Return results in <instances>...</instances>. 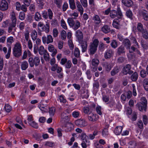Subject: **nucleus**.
I'll return each mask as SVG.
<instances>
[{
    "label": "nucleus",
    "mask_w": 148,
    "mask_h": 148,
    "mask_svg": "<svg viewBox=\"0 0 148 148\" xmlns=\"http://www.w3.org/2000/svg\"><path fill=\"white\" fill-rule=\"evenodd\" d=\"M75 18H69L67 19L68 23L70 26L74 30H76L78 29L80 26V23L78 20L74 21L73 19H75Z\"/></svg>",
    "instance_id": "obj_1"
},
{
    "label": "nucleus",
    "mask_w": 148,
    "mask_h": 148,
    "mask_svg": "<svg viewBox=\"0 0 148 148\" xmlns=\"http://www.w3.org/2000/svg\"><path fill=\"white\" fill-rule=\"evenodd\" d=\"M99 43V41L97 39H95L92 42L90 43L89 51L90 55H93L96 52Z\"/></svg>",
    "instance_id": "obj_2"
},
{
    "label": "nucleus",
    "mask_w": 148,
    "mask_h": 148,
    "mask_svg": "<svg viewBox=\"0 0 148 148\" xmlns=\"http://www.w3.org/2000/svg\"><path fill=\"white\" fill-rule=\"evenodd\" d=\"M13 51L14 56L18 58L21 55V46L19 42H16L14 45Z\"/></svg>",
    "instance_id": "obj_3"
},
{
    "label": "nucleus",
    "mask_w": 148,
    "mask_h": 148,
    "mask_svg": "<svg viewBox=\"0 0 148 148\" xmlns=\"http://www.w3.org/2000/svg\"><path fill=\"white\" fill-rule=\"evenodd\" d=\"M28 62L31 67H34V65L36 66H37L39 64L40 59L38 57H35L34 58L30 57L29 58Z\"/></svg>",
    "instance_id": "obj_4"
},
{
    "label": "nucleus",
    "mask_w": 148,
    "mask_h": 148,
    "mask_svg": "<svg viewBox=\"0 0 148 148\" xmlns=\"http://www.w3.org/2000/svg\"><path fill=\"white\" fill-rule=\"evenodd\" d=\"M110 14L112 18H114L117 16L119 18H121L123 16L119 8H117L116 11L114 10H112Z\"/></svg>",
    "instance_id": "obj_5"
},
{
    "label": "nucleus",
    "mask_w": 148,
    "mask_h": 148,
    "mask_svg": "<svg viewBox=\"0 0 148 148\" xmlns=\"http://www.w3.org/2000/svg\"><path fill=\"white\" fill-rule=\"evenodd\" d=\"M41 27V32H45L46 33H48L49 31L50 26L48 23H47L45 25L43 24V23L40 22L38 25V27Z\"/></svg>",
    "instance_id": "obj_6"
},
{
    "label": "nucleus",
    "mask_w": 148,
    "mask_h": 148,
    "mask_svg": "<svg viewBox=\"0 0 148 148\" xmlns=\"http://www.w3.org/2000/svg\"><path fill=\"white\" fill-rule=\"evenodd\" d=\"M95 105L94 104L88 106L84 107L83 109V112L88 115L89 114L92 112L93 109L95 108Z\"/></svg>",
    "instance_id": "obj_7"
},
{
    "label": "nucleus",
    "mask_w": 148,
    "mask_h": 148,
    "mask_svg": "<svg viewBox=\"0 0 148 148\" xmlns=\"http://www.w3.org/2000/svg\"><path fill=\"white\" fill-rule=\"evenodd\" d=\"M131 66L130 64H127L123 69L122 72L124 74L126 75L127 74L131 75L133 73V71L131 70Z\"/></svg>",
    "instance_id": "obj_8"
},
{
    "label": "nucleus",
    "mask_w": 148,
    "mask_h": 148,
    "mask_svg": "<svg viewBox=\"0 0 148 148\" xmlns=\"http://www.w3.org/2000/svg\"><path fill=\"white\" fill-rule=\"evenodd\" d=\"M8 5L6 0H1L0 2V10L3 11L7 10Z\"/></svg>",
    "instance_id": "obj_9"
},
{
    "label": "nucleus",
    "mask_w": 148,
    "mask_h": 148,
    "mask_svg": "<svg viewBox=\"0 0 148 148\" xmlns=\"http://www.w3.org/2000/svg\"><path fill=\"white\" fill-rule=\"evenodd\" d=\"M75 123L76 125L80 127H84L87 125L86 121L83 119H77L75 121Z\"/></svg>",
    "instance_id": "obj_10"
},
{
    "label": "nucleus",
    "mask_w": 148,
    "mask_h": 148,
    "mask_svg": "<svg viewBox=\"0 0 148 148\" xmlns=\"http://www.w3.org/2000/svg\"><path fill=\"white\" fill-rule=\"evenodd\" d=\"M42 40L43 43L44 44L47 43V44H48L52 42L53 41L52 37L51 35H48L47 37L45 36L43 37Z\"/></svg>",
    "instance_id": "obj_11"
},
{
    "label": "nucleus",
    "mask_w": 148,
    "mask_h": 148,
    "mask_svg": "<svg viewBox=\"0 0 148 148\" xmlns=\"http://www.w3.org/2000/svg\"><path fill=\"white\" fill-rule=\"evenodd\" d=\"M75 36L79 42H80L83 39V33L80 30H78L76 32Z\"/></svg>",
    "instance_id": "obj_12"
},
{
    "label": "nucleus",
    "mask_w": 148,
    "mask_h": 148,
    "mask_svg": "<svg viewBox=\"0 0 148 148\" xmlns=\"http://www.w3.org/2000/svg\"><path fill=\"white\" fill-rule=\"evenodd\" d=\"M123 44L124 47H125L127 49H130L131 45V43L130 40L127 38L124 39L122 42Z\"/></svg>",
    "instance_id": "obj_13"
},
{
    "label": "nucleus",
    "mask_w": 148,
    "mask_h": 148,
    "mask_svg": "<svg viewBox=\"0 0 148 148\" xmlns=\"http://www.w3.org/2000/svg\"><path fill=\"white\" fill-rule=\"evenodd\" d=\"M125 52V47L123 45H121L117 49V53L119 56L122 55L123 54H124Z\"/></svg>",
    "instance_id": "obj_14"
},
{
    "label": "nucleus",
    "mask_w": 148,
    "mask_h": 148,
    "mask_svg": "<svg viewBox=\"0 0 148 148\" xmlns=\"http://www.w3.org/2000/svg\"><path fill=\"white\" fill-rule=\"evenodd\" d=\"M49 51L51 52H52L51 56L53 57L57 53V51L56 49H55L54 47L52 45H49L48 47Z\"/></svg>",
    "instance_id": "obj_15"
},
{
    "label": "nucleus",
    "mask_w": 148,
    "mask_h": 148,
    "mask_svg": "<svg viewBox=\"0 0 148 148\" xmlns=\"http://www.w3.org/2000/svg\"><path fill=\"white\" fill-rule=\"evenodd\" d=\"M140 13L145 20L148 21V12L147 11L143 10L140 12Z\"/></svg>",
    "instance_id": "obj_16"
},
{
    "label": "nucleus",
    "mask_w": 148,
    "mask_h": 148,
    "mask_svg": "<svg viewBox=\"0 0 148 148\" xmlns=\"http://www.w3.org/2000/svg\"><path fill=\"white\" fill-rule=\"evenodd\" d=\"M80 137L83 142H86L87 143H89L90 141L88 136L84 133H82L80 136Z\"/></svg>",
    "instance_id": "obj_17"
},
{
    "label": "nucleus",
    "mask_w": 148,
    "mask_h": 148,
    "mask_svg": "<svg viewBox=\"0 0 148 148\" xmlns=\"http://www.w3.org/2000/svg\"><path fill=\"white\" fill-rule=\"evenodd\" d=\"M81 44V46L82 48V51L84 52L86 50L87 47V42L86 41H82L79 42Z\"/></svg>",
    "instance_id": "obj_18"
},
{
    "label": "nucleus",
    "mask_w": 148,
    "mask_h": 148,
    "mask_svg": "<svg viewBox=\"0 0 148 148\" xmlns=\"http://www.w3.org/2000/svg\"><path fill=\"white\" fill-rule=\"evenodd\" d=\"M122 3L125 6L130 7L133 5V2L131 0H122Z\"/></svg>",
    "instance_id": "obj_19"
},
{
    "label": "nucleus",
    "mask_w": 148,
    "mask_h": 148,
    "mask_svg": "<svg viewBox=\"0 0 148 148\" xmlns=\"http://www.w3.org/2000/svg\"><path fill=\"white\" fill-rule=\"evenodd\" d=\"M114 51L111 49L107 50L105 54V57L106 59L109 58L112 56Z\"/></svg>",
    "instance_id": "obj_20"
},
{
    "label": "nucleus",
    "mask_w": 148,
    "mask_h": 148,
    "mask_svg": "<svg viewBox=\"0 0 148 148\" xmlns=\"http://www.w3.org/2000/svg\"><path fill=\"white\" fill-rule=\"evenodd\" d=\"M136 106L138 109L140 111H143V110L146 111L147 109V106H145L142 103H139L136 105Z\"/></svg>",
    "instance_id": "obj_21"
},
{
    "label": "nucleus",
    "mask_w": 148,
    "mask_h": 148,
    "mask_svg": "<svg viewBox=\"0 0 148 148\" xmlns=\"http://www.w3.org/2000/svg\"><path fill=\"white\" fill-rule=\"evenodd\" d=\"M88 115V119L90 121L94 122L96 121L95 119V114H94L92 112L89 114Z\"/></svg>",
    "instance_id": "obj_22"
},
{
    "label": "nucleus",
    "mask_w": 148,
    "mask_h": 148,
    "mask_svg": "<svg viewBox=\"0 0 148 148\" xmlns=\"http://www.w3.org/2000/svg\"><path fill=\"white\" fill-rule=\"evenodd\" d=\"M143 85L145 90L148 91V79L146 78L143 81Z\"/></svg>",
    "instance_id": "obj_23"
},
{
    "label": "nucleus",
    "mask_w": 148,
    "mask_h": 148,
    "mask_svg": "<svg viewBox=\"0 0 148 148\" xmlns=\"http://www.w3.org/2000/svg\"><path fill=\"white\" fill-rule=\"evenodd\" d=\"M123 128L121 126H117L115 129L114 133L116 135H119L121 133Z\"/></svg>",
    "instance_id": "obj_24"
},
{
    "label": "nucleus",
    "mask_w": 148,
    "mask_h": 148,
    "mask_svg": "<svg viewBox=\"0 0 148 148\" xmlns=\"http://www.w3.org/2000/svg\"><path fill=\"white\" fill-rule=\"evenodd\" d=\"M21 66V68L22 70H25L28 67V64L26 61H24L22 62Z\"/></svg>",
    "instance_id": "obj_25"
},
{
    "label": "nucleus",
    "mask_w": 148,
    "mask_h": 148,
    "mask_svg": "<svg viewBox=\"0 0 148 148\" xmlns=\"http://www.w3.org/2000/svg\"><path fill=\"white\" fill-rule=\"evenodd\" d=\"M119 71V67L117 66H115L111 71V75L112 76H114L117 74Z\"/></svg>",
    "instance_id": "obj_26"
},
{
    "label": "nucleus",
    "mask_w": 148,
    "mask_h": 148,
    "mask_svg": "<svg viewBox=\"0 0 148 148\" xmlns=\"http://www.w3.org/2000/svg\"><path fill=\"white\" fill-rule=\"evenodd\" d=\"M11 20L12 21V23L14 24V25L16 24V17L15 15L14 12L13 11L11 14Z\"/></svg>",
    "instance_id": "obj_27"
},
{
    "label": "nucleus",
    "mask_w": 148,
    "mask_h": 148,
    "mask_svg": "<svg viewBox=\"0 0 148 148\" xmlns=\"http://www.w3.org/2000/svg\"><path fill=\"white\" fill-rule=\"evenodd\" d=\"M101 30L104 33L106 34L110 32V28L108 25H105L102 28Z\"/></svg>",
    "instance_id": "obj_28"
},
{
    "label": "nucleus",
    "mask_w": 148,
    "mask_h": 148,
    "mask_svg": "<svg viewBox=\"0 0 148 148\" xmlns=\"http://www.w3.org/2000/svg\"><path fill=\"white\" fill-rule=\"evenodd\" d=\"M138 75L136 72H134L131 76V79L133 81H136L138 78Z\"/></svg>",
    "instance_id": "obj_29"
},
{
    "label": "nucleus",
    "mask_w": 148,
    "mask_h": 148,
    "mask_svg": "<svg viewBox=\"0 0 148 148\" xmlns=\"http://www.w3.org/2000/svg\"><path fill=\"white\" fill-rule=\"evenodd\" d=\"M47 51L46 50H45L43 46H41L38 49L39 54L41 56L43 55Z\"/></svg>",
    "instance_id": "obj_30"
},
{
    "label": "nucleus",
    "mask_w": 148,
    "mask_h": 148,
    "mask_svg": "<svg viewBox=\"0 0 148 148\" xmlns=\"http://www.w3.org/2000/svg\"><path fill=\"white\" fill-rule=\"evenodd\" d=\"M93 19L94 20L95 23L96 24H99L101 22L100 18L97 15H95L93 17Z\"/></svg>",
    "instance_id": "obj_31"
},
{
    "label": "nucleus",
    "mask_w": 148,
    "mask_h": 148,
    "mask_svg": "<svg viewBox=\"0 0 148 148\" xmlns=\"http://www.w3.org/2000/svg\"><path fill=\"white\" fill-rule=\"evenodd\" d=\"M31 36L32 39L34 41L35 40L37 39V33L36 30H34L33 31L31 35Z\"/></svg>",
    "instance_id": "obj_32"
},
{
    "label": "nucleus",
    "mask_w": 148,
    "mask_h": 148,
    "mask_svg": "<svg viewBox=\"0 0 148 148\" xmlns=\"http://www.w3.org/2000/svg\"><path fill=\"white\" fill-rule=\"evenodd\" d=\"M137 29L139 32H141L145 30L144 29L143 25L140 23L138 24Z\"/></svg>",
    "instance_id": "obj_33"
},
{
    "label": "nucleus",
    "mask_w": 148,
    "mask_h": 148,
    "mask_svg": "<svg viewBox=\"0 0 148 148\" xmlns=\"http://www.w3.org/2000/svg\"><path fill=\"white\" fill-rule=\"evenodd\" d=\"M74 55L77 58H79L80 57V51L78 48H75L74 51Z\"/></svg>",
    "instance_id": "obj_34"
},
{
    "label": "nucleus",
    "mask_w": 148,
    "mask_h": 148,
    "mask_svg": "<svg viewBox=\"0 0 148 148\" xmlns=\"http://www.w3.org/2000/svg\"><path fill=\"white\" fill-rule=\"evenodd\" d=\"M110 45L112 48L114 49L116 48L118 46L117 42L115 40H112L111 41Z\"/></svg>",
    "instance_id": "obj_35"
},
{
    "label": "nucleus",
    "mask_w": 148,
    "mask_h": 148,
    "mask_svg": "<svg viewBox=\"0 0 148 148\" xmlns=\"http://www.w3.org/2000/svg\"><path fill=\"white\" fill-rule=\"evenodd\" d=\"M119 21L117 19H115L113 22L112 25L114 27H115L116 29H119Z\"/></svg>",
    "instance_id": "obj_36"
},
{
    "label": "nucleus",
    "mask_w": 148,
    "mask_h": 148,
    "mask_svg": "<svg viewBox=\"0 0 148 148\" xmlns=\"http://www.w3.org/2000/svg\"><path fill=\"white\" fill-rule=\"evenodd\" d=\"M70 6L71 8L74 10L75 8V5L74 0H69Z\"/></svg>",
    "instance_id": "obj_37"
},
{
    "label": "nucleus",
    "mask_w": 148,
    "mask_h": 148,
    "mask_svg": "<svg viewBox=\"0 0 148 148\" xmlns=\"http://www.w3.org/2000/svg\"><path fill=\"white\" fill-rule=\"evenodd\" d=\"M141 32L143 37L145 39H148V32L147 30L145 29Z\"/></svg>",
    "instance_id": "obj_38"
},
{
    "label": "nucleus",
    "mask_w": 148,
    "mask_h": 148,
    "mask_svg": "<svg viewBox=\"0 0 148 148\" xmlns=\"http://www.w3.org/2000/svg\"><path fill=\"white\" fill-rule=\"evenodd\" d=\"M14 41V40L12 36H10L8 37L7 40V45L10 46Z\"/></svg>",
    "instance_id": "obj_39"
},
{
    "label": "nucleus",
    "mask_w": 148,
    "mask_h": 148,
    "mask_svg": "<svg viewBox=\"0 0 148 148\" xmlns=\"http://www.w3.org/2000/svg\"><path fill=\"white\" fill-rule=\"evenodd\" d=\"M69 113H67V112H62L61 114V117L62 119H65L67 120L68 119L69 114Z\"/></svg>",
    "instance_id": "obj_40"
},
{
    "label": "nucleus",
    "mask_w": 148,
    "mask_h": 148,
    "mask_svg": "<svg viewBox=\"0 0 148 148\" xmlns=\"http://www.w3.org/2000/svg\"><path fill=\"white\" fill-rule=\"evenodd\" d=\"M42 19L41 16L39 12H36L35 14V19L36 21H39Z\"/></svg>",
    "instance_id": "obj_41"
},
{
    "label": "nucleus",
    "mask_w": 148,
    "mask_h": 148,
    "mask_svg": "<svg viewBox=\"0 0 148 148\" xmlns=\"http://www.w3.org/2000/svg\"><path fill=\"white\" fill-rule=\"evenodd\" d=\"M99 63V60L97 59H93L92 61V66H97Z\"/></svg>",
    "instance_id": "obj_42"
},
{
    "label": "nucleus",
    "mask_w": 148,
    "mask_h": 148,
    "mask_svg": "<svg viewBox=\"0 0 148 148\" xmlns=\"http://www.w3.org/2000/svg\"><path fill=\"white\" fill-rule=\"evenodd\" d=\"M126 16L128 18L132 19V17L133 16L132 12L130 10H128L126 12Z\"/></svg>",
    "instance_id": "obj_43"
},
{
    "label": "nucleus",
    "mask_w": 148,
    "mask_h": 148,
    "mask_svg": "<svg viewBox=\"0 0 148 148\" xmlns=\"http://www.w3.org/2000/svg\"><path fill=\"white\" fill-rule=\"evenodd\" d=\"M140 76L143 78L145 77L147 75L146 71L144 69L140 71Z\"/></svg>",
    "instance_id": "obj_44"
},
{
    "label": "nucleus",
    "mask_w": 148,
    "mask_h": 148,
    "mask_svg": "<svg viewBox=\"0 0 148 148\" xmlns=\"http://www.w3.org/2000/svg\"><path fill=\"white\" fill-rule=\"evenodd\" d=\"M106 71H109L111 69L112 67L110 64L108 63H106L104 65Z\"/></svg>",
    "instance_id": "obj_45"
},
{
    "label": "nucleus",
    "mask_w": 148,
    "mask_h": 148,
    "mask_svg": "<svg viewBox=\"0 0 148 148\" xmlns=\"http://www.w3.org/2000/svg\"><path fill=\"white\" fill-rule=\"evenodd\" d=\"M43 57L45 60L46 61H49L50 60V56L49 53L47 51L43 55Z\"/></svg>",
    "instance_id": "obj_46"
},
{
    "label": "nucleus",
    "mask_w": 148,
    "mask_h": 148,
    "mask_svg": "<svg viewBox=\"0 0 148 148\" xmlns=\"http://www.w3.org/2000/svg\"><path fill=\"white\" fill-rule=\"evenodd\" d=\"M54 3L58 8H60L62 4V0H54Z\"/></svg>",
    "instance_id": "obj_47"
},
{
    "label": "nucleus",
    "mask_w": 148,
    "mask_h": 148,
    "mask_svg": "<svg viewBox=\"0 0 148 148\" xmlns=\"http://www.w3.org/2000/svg\"><path fill=\"white\" fill-rule=\"evenodd\" d=\"M141 43L142 47L143 48L147 49V48L148 45L146 43L145 40H142L141 41Z\"/></svg>",
    "instance_id": "obj_48"
},
{
    "label": "nucleus",
    "mask_w": 148,
    "mask_h": 148,
    "mask_svg": "<svg viewBox=\"0 0 148 148\" xmlns=\"http://www.w3.org/2000/svg\"><path fill=\"white\" fill-rule=\"evenodd\" d=\"M99 50L101 51H103L105 49V45L101 43L99 46Z\"/></svg>",
    "instance_id": "obj_49"
},
{
    "label": "nucleus",
    "mask_w": 148,
    "mask_h": 148,
    "mask_svg": "<svg viewBox=\"0 0 148 148\" xmlns=\"http://www.w3.org/2000/svg\"><path fill=\"white\" fill-rule=\"evenodd\" d=\"M141 103H142V104L144 105L145 106H147V101L146 99L144 97H143L141 98Z\"/></svg>",
    "instance_id": "obj_50"
},
{
    "label": "nucleus",
    "mask_w": 148,
    "mask_h": 148,
    "mask_svg": "<svg viewBox=\"0 0 148 148\" xmlns=\"http://www.w3.org/2000/svg\"><path fill=\"white\" fill-rule=\"evenodd\" d=\"M29 32L27 30H26L24 33L25 39L27 41L29 40Z\"/></svg>",
    "instance_id": "obj_51"
},
{
    "label": "nucleus",
    "mask_w": 148,
    "mask_h": 148,
    "mask_svg": "<svg viewBox=\"0 0 148 148\" xmlns=\"http://www.w3.org/2000/svg\"><path fill=\"white\" fill-rule=\"evenodd\" d=\"M55 111V109L54 107H51L49 108V113L51 116H53Z\"/></svg>",
    "instance_id": "obj_52"
},
{
    "label": "nucleus",
    "mask_w": 148,
    "mask_h": 148,
    "mask_svg": "<svg viewBox=\"0 0 148 148\" xmlns=\"http://www.w3.org/2000/svg\"><path fill=\"white\" fill-rule=\"evenodd\" d=\"M53 36L54 37H57L58 34V29L56 28L53 29Z\"/></svg>",
    "instance_id": "obj_53"
},
{
    "label": "nucleus",
    "mask_w": 148,
    "mask_h": 148,
    "mask_svg": "<svg viewBox=\"0 0 148 148\" xmlns=\"http://www.w3.org/2000/svg\"><path fill=\"white\" fill-rule=\"evenodd\" d=\"M72 65V64L71 63L70 60H68L66 62V63L65 65V67L67 69L70 68Z\"/></svg>",
    "instance_id": "obj_54"
},
{
    "label": "nucleus",
    "mask_w": 148,
    "mask_h": 148,
    "mask_svg": "<svg viewBox=\"0 0 148 148\" xmlns=\"http://www.w3.org/2000/svg\"><path fill=\"white\" fill-rule=\"evenodd\" d=\"M5 110L7 112H9L11 110V107L8 104H6L4 107Z\"/></svg>",
    "instance_id": "obj_55"
},
{
    "label": "nucleus",
    "mask_w": 148,
    "mask_h": 148,
    "mask_svg": "<svg viewBox=\"0 0 148 148\" xmlns=\"http://www.w3.org/2000/svg\"><path fill=\"white\" fill-rule=\"evenodd\" d=\"M66 31L63 30L61 32V36L62 40L65 39L66 37Z\"/></svg>",
    "instance_id": "obj_56"
},
{
    "label": "nucleus",
    "mask_w": 148,
    "mask_h": 148,
    "mask_svg": "<svg viewBox=\"0 0 148 148\" xmlns=\"http://www.w3.org/2000/svg\"><path fill=\"white\" fill-rule=\"evenodd\" d=\"M54 143H53L47 141L46 142L45 144V146H48L50 147H52L54 146Z\"/></svg>",
    "instance_id": "obj_57"
},
{
    "label": "nucleus",
    "mask_w": 148,
    "mask_h": 148,
    "mask_svg": "<svg viewBox=\"0 0 148 148\" xmlns=\"http://www.w3.org/2000/svg\"><path fill=\"white\" fill-rule=\"evenodd\" d=\"M25 17V14L24 12H21L19 15V19L21 20H23Z\"/></svg>",
    "instance_id": "obj_58"
},
{
    "label": "nucleus",
    "mask_w": 148,
    "mask_h": 148,
    "mask_svg": "<svg viewBox=\"0 0 148 148\" xmlns=\"http://www.w3.org/2000/svg\"><path fill=\"white\" fill-rule=\"evenodd\" d=\"M137 124L138 126L140 129H142L143 128V124L141 120H139L137 123Z\"/></svg>",
    "instance_id": "obj_59"
},
{
    "label": "nucleus",
    "mask_w": 148,
    "mask_h": 148,
    "mask_svg": "<svg viewBox=\"0 0 148 148\" xmlns=\"http://www.w3.org/2000/svg\"><path fill=\"white\" fill-rule=\"evenodd\" d=\"M61 25L62 27L64 29H67V27L65 22L63 19H62L61 20Z\"/></svg>",
    "instance_id": "obj_60"
},
{
    "label": "nucleus",
    "mask_w": 148,
    "mask_h": 148,
    "mask_svg": "<svg viewBox=\"0 0 148 148\" xmlns=\"http://www.w3.org/2000/svg\"><path fill=\"white\" fill-rule=\"evenodd\" d=\"M16 26V24L14 25V24L11 23V25L9 26L8 29V32L9 33H10L12 30L13 28H14Z\"/></svg>",
    "instance_id": "obj_61"
},
{
    "label": "nucleus",
    "mask_w": 148,
    "mask_h": 148,
    "mask_svg": "<svg viewBox=\"0 0 148 148\" xmlns=\"http://www.w3.org/2000/svg\"><path fill=\"white\" fill-rule=\"evenodd\" d=\"M30 125L35 128H37L38 127V124L34 121H32L31 123H29Z\"/></svg>",
    "instance_id": "obj_62"
},
{
    "label": "nucleus",
    "mask_w": 148,
    "mask_h": 148,
    "mask_svg": "<svg viewBox=\"0 0 148 148\" xmlns=\"http://www.w3.org/2000/svg\"><path fill=\"white\" fill-rule=\"evenodd\" d=\"M48 14L49 18L50 19H52L53 16V12L51 10L49 9H48Z\"/></svg>",
    "instance_id": "obj_63"
},
{
    "label": "nucleus",
    "mask_w": 148,
    "mask_h": 148,
    "mask_svg": "<svg viewBox=\"0 0 148 148\" xmlns=\"http://www.w3.org/2000/svg\"><path fill=\"white\" fill-rule=\"evenodd\" d=\"M127 98L128 99H130L132 97V92L130 90H129L126 92Z\"/></svg>",
    "instance_id": "obj_64"
}]
</instances>
